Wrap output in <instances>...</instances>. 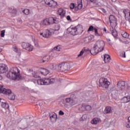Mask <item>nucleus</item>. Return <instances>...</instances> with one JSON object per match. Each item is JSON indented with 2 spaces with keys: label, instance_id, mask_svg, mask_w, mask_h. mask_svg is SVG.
<instances>
[{
  "label": "nucleus",
  "instance_id": "37998d69",
  "mask_svg": "<svg viewBox=\"0 0 130 130\" xmlns=\"http://www.w3.org/2000/svg\"><path fill=\"white\" fill-rule=\"evenodd\" d=\"M89 42L91 41L94 39V36L93 35H90L87 37Z\"/></svg>",
  "mask_w": 130,
  "mask_h": 130
},
{
  "label": "nucleus",
  "instance_id": "aec40b11",
  "mask_svg": "<svg viewBox=\"0 0 130 130\" xmlns=\"http://www.w3.org/2000/svg\"><path fill=\"white\" fill-rule=\"evenodd\" d=\"M60 30V24H57L55 25V29H53V32L54 34H58V32H56V31H58Z\"/></svg>",
  "mask_w": 130,
  "mask_h": 130
},
{
  "label": "nucleus",
  "instance_id": "4d7b16f0",
  "mask_svg": "<svg viewBox=\"0 0 130 130\" xmlns=\"http://www.w3.org/2000/svg\"><path fill=\"white\" fill-rule=\"evenodd\" d=\"M112 2L113 3H115V2H116V0H112Z\"/></svg>",
  "mask_w": 130,
  "mask_h": 130
},
{
  "label": "nucleus",
  "instance_id": "72a5a7b5",
  "mask_svg": "<svg viewBox=\"0 0 130 130\" xmlns=\"http://www.w3.org/2000/svg\"><path fill=\"white\" fill-rule=\"evenodd\" d=\"M34 49V47L31 44H28V46L27 47V49L26 50L27 51H32Z\"/></svg>",
  "mask_w": 130,
  "mask_h": 130
},
{
  "label": "nucleus",
  "instance_id": "e433bc0d",
  "mask_svg": "<svg viewBox=\"0 0 130 130\" xmlns=\"http://www.w3.org/2000/svg\"><path fill=\"white\" fill-rule=\"evenodd\" d=\"M49 82L50 83V85L51 84H53L55 82V78H49Z\"/></svg>",
  "mask_w": 130,
  "mask_h": 130
},
{
  "label": "nucleus",
  "instance_id": "de8ad7c7",
  "mask_svg": "<svg viewBox=\"0 0 130 130\" xmlns=\"http://www.w3.org/2000/svg\"><path fill=\"white\" fill-rule=\"evenodd\" d=\"M126 127H130V122L129 121L126 124Z\"/></svg>",
  "mask_w": 130,
  "mask_h": 130
},
{
  "label": "nucleus",
  "instance_id": "5701e85b",
  "mask_svg": "<svg viewBox=\"0 0 130 130\" xmlns=\"http://www.w3.org/2000/svg\"><path fill=\"white\" fill-rule=\"evenodd\" d=\"M41 73L42 75H44V76H46L47 75H48L49 74V71L46 69L42 68L41 69Z\"/></svg>",
  "mask_w": 130,
  "mask_h": 130
},
{
  "label": "nucleus",
  "instance_id": "a211bd4d",
  "mask_svg": "<svg viewBox=\"0 0 130 130\" xmlns=\"http://www.w3.org/2000/svg\"><path fill=\"white\" fill-rule=\"evenodd\" d=\"M118 88H119L120 90H122L125 86V82L124 81H119L117 83Z\"/></svg>",
  "mask_w": 130,
  "mask_h": 130
},
{
  "label": "nucleus",
  "instance_id": "1a4fd4ad",
  "mask_svg": "<svg viewBox=\"0 0 130 130\" xmlns=\"http://www.w3.org/2000/svg\"><path fill=\"white\" fill-rule=\"evenodd\" d=\"M38 85H50L49 78L38 79L36 81Z\"/></svg>",
  "mask_w": 130,
  "mask_h": 130
},
{
  "label": "nucleus",
  "instance_id": "2f4dec72",
  "mask_svg": "<svg viewBox=\"0 0 130 130\" xmlns=\"http://www.w3.org/2000/svg\"><path fill=\"white\" fill-rule=\"evenodd\" d=\"M82 8H83V5H82V3L78 4V7L76 6V7L75 8V12H78V11L79 10H81Z\"/></svg>",
  "mask_w": 130,
  "mask_h": 130
},
{
  "label": "nucleus",
  "instance_id": "b1692460",
  "mask_svg": "<svg viewBox=\"0 0 130 130\" xmlns=\"http://www.w3.org/2000/svg\"><path fill=\"white\" fill-rule=\"evenodd\" d=\"M83 98L85 100V101H87V102H89V101H91V100H92V97L87 94L84 95Z\"/></svg>",
  "mask_w": 130,
  "mask_h": 130
},
{
  "label": "nucleus",
  "instance_id": "4c0bfd02",
  "mask_svg": "<svg viewBox=\"0 0 130 130\" xmlns=\"http://www.w3.org/2000/svg\"><path fill=\"white\" fill-rule=\"evenodd\" d=\"M122 36L124 37V38H128L129 35L126 32H124L122 33Z\"/></svg>",
  "mask_w": 130,
  "mask_h": 130
},
{
  "label": "nucleus",
  "instance_id": "8fccbe9b",
  "mask_svg": "<svg viewBox=\"0 0 130 130\" xmlns=\"http://www.w3.org/2000/svg\"><path fill=\"white\" fill-rule=\"evenodd\" d=\"M67 19L68 21H71V16H68L67 17Z\"/></svg>",
  "mask_w": 130,
  "mask_h": 130
},
{
  "label": "nucleus",
  "instance_id": "f257e3e1",
  "mask_svg": "<svg viewBox=\"0 0 130 130\" xmlns=\"http://www.w3.org/2000/svg\"><path fill=\"white\" fill-rule=\"evenodd\" d=\"M105 43L102 40H99L96 42L93 48L90 50L91 54H97L99 52H101L104 50Z\"/></svg>",
  "mask_w": 130,
  "mask_h": 130
},
{
  "label": "nucleus",
  "instance_id": "052dcab7",
  "mask_svg": "<svg viewBox=\"0 0 130 130\" xmlns=\"http://www.w3.org/2000/svg\"><path fill=\"white\" fill-rule=\"evenodd\" d=\"M3 51V49L2 48H0V52H2Z\"/></svg>",
  "mask_w": 130,
  "mask_h": 130
},
{
  "label": "nucleus",
  "instance_id": "423d86ee",
  "mask_svg": "<svg viewBox=\"0 0 130 130\" xmlns=\"http://www.w3.org/2000/svg\"><path fill=\"white\" fill-rule=\"evenodd\" d=\"M56 67H57V70L60 72H66V71L70 70V63H62L56 66Z\"/></svg>",
  "mask_w": 130,
  "mask_h": 130
},
{
  "label": "nucleus",
  "instance_id": "bf43d9fd",
  "mask_svg": "<svg viewBox=\"0 0 130 130\" xmlns=\"http://www.w3.org/2000/svg\"><path fill=\"white\" fill-rule=\"evenodd\" d=\"M104 31L105 32H106L107 30H106V29L105 28H104Z\"/></svg>",
  "mask_w": 130,
  "mask_h": 130
},
{
  "label": "nucleus",
  "instance_id": "864d4df0",
  "mask_svg": "<svg viewBox=\"0 0 130 130\" xmlns=\"http://www.w3.org/2000/svg\"><path fill=\"white\" fill-rule=\"evenodd\" d=\"M1 80H3V76L2 75H0V81Z\"/></svg>",
  "mask_w": 130,
  "mask_h": 130
},
{
  "label": "nucleus",
  "instance_id": "6e6552de",
  "mask_svg": "<svg viewBox=\"0 0 130 130\" xmlns=\"http://www.w3.org/2000/svg\"><path fill=\"white\" fill-rule=\"evenodd\" d=\"M65 101L67 103H69L70 104V107H72L78 103V102L76 100V99H74L72 98H67L65 99Z\"/></svg>",
  "mask_w": 130,
  "mask_h": 130
},
{
  "label": "nucleus",
  "instance_id": "6e6d98bb",
  "mask_svg": "<svg viewBox=\"0 0 130 130\" xmlns=\"http://www.w3.org/2000/svg\"><path fill=\"white\" fill-rule=\"evenodd\" d=\"M107 41L108 42H110L111 41L110 39H107Z\"/></svg>",
  "mask_w": 130,
  "mask_h": 130
},
{
  "label": "nucleus",
  "instance_id": "ddd939ff",
  "mask_svg": "<svg viewBox=\"0 0 130 130\" xmlns=\"http://www.w3.org/2000/svg\"><path fill=\"white\" fill-rule=\"evenodd\" d=\"M57 14L61 18H63L66 16V11L62 8H60L58 10Z\"/></svg>",
  "mask_w": 130,
  "mask_h": 130
},
{
  "label": "nucleus",
  "instance_id": "393cba45",
  "mask_svg": "<svg viewBox=\"0 0 130 130\" xmlns=\"http://www.w3.org/2000/svg\"><path fill=\"white\" fill-rule=\"evenodd\" d=\"M1 106L3 108H4L5 109H9V104L6 102H2Z\"/></svg>",
  "mask_w": 130,
  "mask_h": 130
},
{
  "label": "nucleus",
  "instance_id": "bb28decb",
  "mask_svg": "<svg viewBox=\"0 0 130 130\" xmlns=\"http://www.w3.org/2000/svg\"><path fill=\"white\" fill-rule=\"evenodd\" d=\"M32 41L34 43L35 47H37V48H39L40 47H39V44H38V41H37V39L35 38H32Z\"/></svg>",
  "mask_w": 130,
  "mask_h": 130
},
{
  "label": "nucleus",
  "instance_id": "c756f323",
  "mask_svg": "<svg viewBox=\"0 0 130 130\" xmlns=\"http://www.w3.org/2000/svg\"><path fill=\"white\" fill-rule=\"evenodd\" d=\"M42 24H43V25H44L45 26H47V25H49L48 19L46 18V19H44V20H43L42 21Z\"/></svg>",
  "mask_w": 130,
  "mask_h": 130
},
{
  "label": "nucleus",
  "instance_id": "ea45409f",
  "mask_svg": "<svg viewBox=\"0 0 130 130\" xmlns=\"http://www.w3.org/2000/svg\"><path fill=\"white\" fill-rule=\"evenodd\" d=\"M94 33H95V36H97L98 37L100 36V35L98 33V29L96 28H94Z\"/></svg>",
  "mask_w": 130,
  "mask_h": 130
},
{
  "label": "nucleus",
  "instance_id": "2eb2a0df",
  "mask_svg": "<svg viewBox=\"0 0 130 130\" xmlns=\"http://www.w3.org/2000/svg\"><path fill=\"white\" fill-rule=\"evenodd\" d=\"M9 12L12 14L13 16H16L17 14V9H15V7L11 6L9 8Z\"/></svg>",
  "mask_w": 130,
  "mask_h": 130
},
{
  "label": "nucleus",
  "instance_id": "c03bdc74",
  "mask_svg": "<svg viewBox=\"0 0 130 130\" xmlns=\"http://www.w3.org/2000/svg\"><path fill=\"white\" fill-rule=\"evenodd\" d=\"M94 26L91 25V26L89 27L88 29L87 30V32H90V31H92V30H94Z\"/></svg>",
  "mask_w": 130,
  "mask_h": 130
},
{
  "label": "nucleus",
  "instance_id": "79ce46f5",
  "mask_svg": "<svg viewBox=\"0 0 130 130\" xmlns=\"http://www.w3.org/2000/svg\"><path fill=\"white\" fill-rule=\"evenodd\" d=\"M120 56L121 57H125V52L124 51H122L120 53Z\"/></svg>",
  "mask_w": 130,
  "mask_h": 130
},
{
  "label": "nucleus",
  "instance_id": "13d9d810",
  "mask_svg": "<svg viewBox=\"0 0 130 130\" xmlns=\"http://www.w3.org/2000/svg\"><path fill=\"white\" fill-rule=\"evenodd\" d=\"M128 121H129L130 122V116H129L128 117Z\"/></svg>",
  "mask_w": 130,
  "mask_h": 130
},
{
  "label": "nucleus",
  "instance_id": "412c9836",
  "mask_svg": "<svg viewBox=\"0 0 130 130\" xmlns=\"http://www.w3.org/2000/svg\"><path fill=\"white\" fill-rule=\"evenodd\" d=\"M99 122H101V120L99 118H94L91 121L92 124H98Z\"/></svg>",
  "mask_w": 130,
  "mask_h": 130
},
{
  "label": "nucleus",
  "instance_id": "58836bf2",
  "mask_svg": "<svg viewBox=\"0 0 130 130\" xmlns=\"http://www.w3.org/2000/svg\"><path fill=\"white\" fill-rule=\"evenodd\" d=\"M54 49L55 50H56L57 51H60L61 50V48H60V46H57L54 48Z\"/></svg>",
  "mask_w": 130,
  "mask_h": 130
},
{
  "label": "nucleus",
  "instance_id": "f8f14e48",
  "mask_svg": "<svg viewBox=\"0 0 130 130\" xmlns=\"http://www.w3.org/2000/svg\"><path fill=\"white\" fill-rule=\"evenodd\" d=\"M8 72V67L4 63L0 64V74H5Z\"/></svg>",
  "mask_w": 130,
  "mask_h": 130
},
{
  "label": "nucleus",
  "instance_id": "4468645a",
  "mask_svg": "<svg viewBox=\"0 0 130 130\" xmlns=\"http://www.w3.org/2000/svg\"><path fill=\"white\" fill-rule=\"evenodd\" d=\"M45 34L46 35V38H48V37H50L51 36V34L53 33V29H50V30L48 29H45Z\"/></svg>",
  "mask_w": 130,
  "mask_h": 130
},
{
  "label": "nucleus",
  "instance_id": "5fc2aeb1",
  "mask_svg": "<svg viewBox=\"0 0 130 130\" xmlns=\"http://www.w3.org/2000/svg\"><path fill=\"white\" fill-rule=\"evenodd\" d=\"M91 3H94V2H95V0H89Z\"/></svg>",
  "mask_w": 130,
  "mask_h": 130
},
{
  "label": "nucleus",
  "instance_id": "20e7f679",
  "mask_svg": "<svg viewBox=\"0 0 130 130\" xmlns=\"http://www.w3.org/2000/svg\"><path fill=\"white\" fill-rule=\"evenodd\" d=\"M0 93H2L5 95H8V98L10 100H14L16 98V94L12 93V90H11V89L4 88L3 86H0Z\"/></svg>",
  "mask_w": 130,
  "mask_h": 130
},
{
  "label": "nucleus",
  "instance_id": "49530a36",
  "mask_svg": "<svg viewBox=\"0 0 130 130\" xmlns=\"http://www.w3.org/2000/svg\"><path fill=\"white\" fill-rule=\"evenodd\" d=\"M59 115H64V113L62 111L60 110L59 111Z\"/></svg>",
  "mask_w": 130,
  "mask_h": 130
},
{
  "label": "nucleus",
  "instance_id": "9b49d317",
  "mask_svg": "<svg viewBox=\"0 0 130 130\" xmlns=\"http://www.w3.org/2000/svg\"><path fill=\"white\" fill-rule=\"evenodd\" d=\"M49 25H52V24H57L59 22V19L57 18L50 17L48 18Z\"/></svg>",
  "mask_w": 130,
  "mask_h": 130
},
{
  "label": "nucleus",
  "instance_id": "473e14b6",
  "mask_svg": "<svg viewBox=\"0 0 130 130\" xmlns=\"http://www.w3.org/2000/svg\"><path fill=\"white\" fill-rule=\"evenodd\" d=\"M77 7V6H76V5H75V4L74 3H71L70 5V8L71 9V10H74L75 12H76V8Z\"/></svg>",
  "mask_w": 130,
  "mask_h": 130
},
{
  "label": "nucleus",
  "instance_id": "39448f33",
  "mask_svg": "<svg viewBox=\"0 0 130 130\" xmlns=\"http://www.w3.org/2000/svg\"><path fill=\"white\" fill-rule=\"evenodd\" d=\"M100 87L107 89L110 85V82L105 78H101L99 80Z\"/></svg>",
  "mask_w": 130,
  "mask_h": 130
},
{
  "label": "nucleus",
  "instance_id": "09e8293b",
  "mask_svg": "<svg viewBox=\"0 0 130 130\" xmlns=\"http://www.w3.org/2000/svg\"><path fill=\"white\" fill-rule=\"evenodd\" d=\"M101 10L103 12V13H104V14H106V10H105V9H104L103 8H102Z\"/></svg>",
  "mask_w": 130,
  "mask_h": 130
},
{
  "label": "nucleus",
  "instance_id": "cd10ccee",
  "mask_svg": "<svg viewBox=\"0 0 130 130\" xmlns=\"http://www.w3.org/2000/svg\"><path fill=\"white\" fill-rule=\"evenodd\" d=\"M82 108H84V109L87 111H89L92 109V107H91L90 105H83L82 106Z\"/></svg>",
  "mask_w": 130,
  "mask_h": 130
},
{
  "label": "nucleus",
  "instance_id": "a18cd8bd",
  "mask_svg": "<svg viewBox=\"0 0 130 130\" xmlns=\"http://www.w3.org/2000/svg\"><path fill=\"white\" fill-rule=\"evenodd\" d=\"M5 33H6V30H3L2 31H1V37H5Z\"/></svg>",
  "mask_w": 130,
  "mask_h": 130
},
{
  "label": "nucleus",
  "instance_id": "7ed1b4c3",
  "mask_svg": "<svg viewBox=\"0 0 130 130\" xmlns=\"http://www.w3.org/2000/svg\"><path fill=\"white\" fill-rule=\"evenodd\" d=\"M83 32H84L83 25L81 24H78L75 27L71 26L68 28L67 30V32L68 33V34H71V35H73V36L81 35Z\"/></svg>",
  "mask_w": 130,
  "mask_h": 130
},
{
  "label": "nucleus",
  "instance_id": "a878e982",
  "mask_svg": "<svg viewBox=\"0 0 130 130\" xmlns=\"http://www.w3.org/2000/svg\"><path fill=\"white\" fill-rule=\"evenodd\" d=\"M21 46L23 49H25V50H26V49H28L27 47L29 46V43L23 42L22 43Z\"/></svg>",
  "mask_w": 130,
  "mask_h": 130
},
{
  "label": "nucleus",
  "instance_id": "9d476101",
  "mask_svg": "<svg viewBox=\"0 0 130 130\" xmlns=\"http://www.w3.org/2000/svg\"><path fill=\"white\" fill-rule=\"evenodd\" d=\"M45 3L46 5H47L52 9H54L57 5V2L53 0H46Z\"/></svg>",
  "mask_w": 130,
  "mask_h": 130
},
{
  "label": "nucleus",
  "instance_id": "603ef678",
  "mask_svg": "<svg viewBox=\"0 0 130 130\" xmlns=\"http://www.w3.org/2000/svg\"><path fill=\"white\" fill-rule=\"evenodd\" d=\"M14 48L15 49V51L17 52V47H14Z\"/></svg>",
  "mask_w": 130,
  "mask_h": 130
},
{
  "label": "nucleus",
  "instance_id": "a19ab883",
  "mask_svg": "<svg viewBox=\"0 0 130 130\" xmlns=\"http://www.w3.org/2000/svg\"><path fill=\"white\" fill-rule=\"evenodd\" d=\"M85 52V49H82L80 52V54H79L78 55V57H80V56H82V55H83V54H84V53Z\"/></svg>",
  "mask_w": 130,
  "mask_h": 130
},
{
  "label": "nucleus",
  "instance_id": "f3484780",
  "mask_svg": "<svg viewBox=\"0 0 130 130\" xmlns=\"http://www.w3.org/2000/svg\"><path fill=\"white\" fill-rule=\"evenodd\" d=\"M121 102L122 103H128V102H130V95H127L123 98L121 99Z\"/></svg>",
  "mask_w": 130,
  "mask_h": 130
},
{
  "label": "nucleus",
  "instance_id": "6ab92c4d",
  "mask_svg": "<svg viewBox=\"0 0 130 130\" xmlns=\"http://www.w3.org/2000/svg\"><path fill=\"white\" fill-rule=\"evenodd\" d=\"M105 114H108V113H111L112 112V108L111 107L107 106L104 111Z\"/></svg>",
  "mask_w": 130,
  "mask_h": 130
},
{
  "label": "nucleus",
  "instance_id": "c9c22d12",
  "mask_svg": "<svg viewBox=\"0 0 130 130\" xmlns=\"http://www.w3.org/2000/svg\"><path fill=\"white\" fill-rule=\"evenodd\" d=\"M39 36L40 37H43L44 38H46V35H45V31L43 30L42 32L39 34Z\"/></svg>",
  "mask_w": 130,
  "mask_h": 130
},
{
  "label": "nucleus",
  "instance_id": "680f3d73",
  "mask_svg": "<svg viewBox=\"0 0 130 130\" xmlns=\"http://www.w3.org/2000/svg\"><path fill=\"white\" fill-rule=\"evenodd\" d=\"M2 100L0 99V102H1V101Z\"/></svg>",
  "mask_w": 130,
  "mask_h": 130
},
{
  "label": "nucleus",
  "instance_id": "4be33fe9",
  "mask_svg": "<svg viewBox=\"0 0 130 130\" xmlns=\"http://www.w3.org/2000/svg\"><path fill=\"white\" fill-rule=\"evenodd\" d=\"M104 61L105 63H109L110 62V56L108 54L104 55Z\"/></svg>",
  "mask_w": 130,
  "mask_h": 130
},
{
  "label": "nucleus",
  "instance_id": "f03ea898",
  "mask_svg": "<svg viewBox=\"0 0 130 130\" xmlns=\"http://www.w3.org/2000/svg\"><path fill=\"white\" fill-rule=\"evenodd\" d=\"M7 78L11 80H20L21 75H20V70L17 67H13L11 69L7 74Z\"/></svg>",
  "mask_w": 130,
  "mask_h": 130
},
{
  "label": "nucleus",
  "instance_id": "0eeeda50",
  "mask_svg": "<svg viewBox=\"0 0 130 130\" xmlns=\"http://www.w3.org/2000/svg\"><path fill=\"white\" fill-rule=\"evenodd\" d=\"M109 19L112 28L116 27L117 25V23L116 22V18H115V16L112 15H110Z\"/></svg>",
  "mask_w": 130,
  "mask_h": 130
},
{
  "label": "nucleus",
  "instance_id": "dca6fc26",
  "mask_svg": "<svg viewBox=\"0 0 130 130\" xmlns=\"http://www.w3.org/2000/svg\"><path fill=\"white\" fill-rule=\"evenodd\" d=\"M50 118L51 122H56V120H57V115L53 113L52 115L50 116Z\"/></svg>",
  "mask_w": 130,
  "mask_h": 130
},
{
  "label": "nucleus",
  "instance_id": "3c124183",
  "mask_svg": "<svg viewBox=\"0 0 130 130\" xmlns=\"http://www.w3.org/2000/svg\"><path fill=\"white\" fill-rule=\"evenodd\" d=\"M46 57H47V60H43V62H45V61H47L49 60V59H48V57H49L48 56H46Z\"/></svg>",
  "mask_w": 130,
  "mask_h": 130
},
{
  "label": "nucleus",
  "instance_id": "c85d7f7f",
  "mask_svg": "<svg viewBox=\"0 0 130 130\" xmlns=\"http://www.w3.org/2000/svg\"><path fill=\"white\" fill-rule=\"evenodd\" d=\"M114 27H112V30H111L112 35H113L114 37H116V36H117V31H116V30L114 29Z\"/></svg>",
  "mask_w": 130,
  "mask_h": 130
},
{
  "label": "nucleus",
  "instance_id": "e2e57ef3",
  "mask_svg": "<svg viewBox=\"0 0 130 130\" xmlns=\"http://www.w3.org/2000/svg\"><path fill=\"white\" fill-rule=\"evenodd\" d=\"M82 117H84V116H83Z\"/></svg>",
  "mask_w": 130,
  "mask_h": 130
},
{
  "label": "nucleus",
  "instance_id": "7c9ffc66",
  "mask_svg": "<svg viewBox=\"0 0 130 130\" xmlns=\"http://www.w3.org/2000/svg\"><path fill=\"white\" fill-rule=\"evenodd\" d=\"M57 65H55L54 66V64L53 63H51L49 66V69H50V70H57V66H56Z\"/></svg>",
  "mask_w": 130,
  "mask_h": 130
},
{
  "label": "nucleus",
  "instance_id": "f704fd0d",
  "mask_svg": "<svg viewBox=\"0 0 130 130\" xmlns=\"http://www.w3.org/2000/svg\"><path fill=\"white\" fill-rule=\"evenodd\" d=\"M22 12H23L24 15H28L29 14H30V10H29L28 9H25L24 10H23Z\"/></svg>",
  "mask_w": 130,
  "mask_h": 130
}]
</instances>
